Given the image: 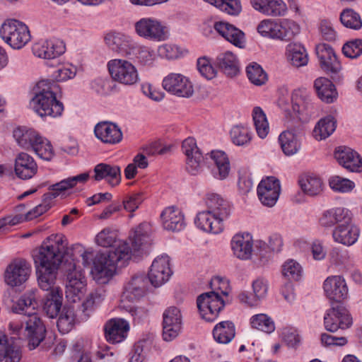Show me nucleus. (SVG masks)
I'll return each mask as SVG.
<instances>
[{
  "instance_id": "nucleus-1",
  "label": "nucleus",
  "mask_w": 362,
  "mask_h": 362,
  "mask_svg": "<svg viewBox=\"0 0 362 362\" xmlns=\"http://www.w3.org/2000/svg\"><path fill=\"white\" fill-rule=\"evenodd\" d=\"M63 239L61 234L49 236L33 255L38 285L49 291L45 298L43 310L50 318L59 315L62 305L63 291L54 285L65 252Z\"/></svg>"
},
{
  "instance_id": "nucleus-2",
  "label": "nucleus",
  "mask_w": 362,
  "mask_h": 362,
  "mask_svg": "<svg viewBox=\"0 0 362 362\" xmlns=\"http://www.w3.org/2000/svg\"><path fill=\"white\" fill-rule=\"evenodd\" d=\"M150 227L146 223H141L136 227L129 238L132 241L131 248L127 242H120L117 247L110 249L107 253L98 254L93 263L91 274L98 284H106L113 276L116 267H124L131 259L134 252L142 250L143 247L150 245Z\"/></svg>"
},
{
  "instance_id": "nucleus-3",
  "label": "nucleus",
  "mask_w": 362,
  "mask_h": 362,
  "mask_svg": "<svg viewBox=\"0 0 362 362\" xmlns=\"http://www.w3.org/2000/svg\"><path fill=\"white\" fill-rule=\"evenodd\" d=\"M205 204L206 210L197 214L194 223L203 231L218 234L223 230L224 221L231 214L232 205L216 193L207 194Z\"/></svg>"
},
{
  "instance_id": "nucleus-4",
  "label": "nucleus",
  "mask_w": 362,
  "mask_h": 362,
  "mask_svg": "<svg viewBox=\"0 0 362 362\" xmlns=\"http://www.w3.org/2000/svg\"><path fill=\"white\" fill-rule=\"evenodd\" d=\"M58 85L49 80L40 81L33 89L30 107L40 117H57L62 115L64 105L57 99Z\"/></svg>"
},
{
  "instance_id": "nucleus-5",
  "label": "nucleus",
  "mask_w": 362,
  "mask_h": 362,
  "mask_svg": "<svg viewBox=\"0 0 362 362\" xmlns=\"http://www.w3.org/2000/svg\"><path fill=\"white\" fill-rule=\"evenodd\" d=\"M210 285L212 291L199 295L197 305L202 317L206 321L213 322L225 306L224 300L220 293L228 296L229 288L228 282L220 277L214 278Z\"/></svg>"
},
{
  "instance_id": "nucleus-6",
  "label": "nucleus",
  "mask_w": 362,
  "mask_h": 362,
  "mask_svg": "<svg viewBox=\"0 0 362 362\" xmlns=\"http://www.w3.org/2000/svg\"><path fill=\"white\" fill-rule=\"evenodd\" d=\"M89 178L87 173L79 174L64 179L59 182L53 184L49 187V192L43 195L42 203L35 206L25 216L26 221L35 218L45 213L51 208V202L53 199L57 197L62 192L74 187L77 183H84Z\"/></svg>"
},
{
  "instance_id": "nucleus-7",
  "label": "nucleus",
  "mask_w": 362,
  "mask_h": 362,
  "mask_svg": "<svg viewBox=\"0 0 362 362\" xmlns=\"http://www.w3.org/2000/svg\"><path fill=\"white\" fill-rule=\"evenodd\" d=\"M89 178L87 173L79 174L64 179L59 182L53 184L49 187V192L43 195L42 203L35 206L25 216L26 221L35 218L45 213L51 208V202L53 199L57 197L62 192L74 187L77 183H84Z\"/></svg>"
},
{
  "instance_id": "nucleus-8",
  "label": "nucleus",
  "mask_w": 362,
  "mask_h": 362,
  "mask_svg": "<svg viewBox=\"0 0 362 362\" xmlns=\"http://www.w3.org/2000/svg\"><path fill=\"white\" fill-rule=\"evenodd\" d=\"M89 178L87 173L79 174L64 179L59 182L53 184L49 187V192L43 195L42 203L35 206L25 216L26 221L35 218L45 213L51 208V202L53 199L57 197L62 192L74 187L77 183H84Z\"/></svg>"
},
{
  "instance_id": "nucleus-9",
  "label": "nucleus",
  "mask_w": 362,
  "mask_h": 362,
  "mask_svg": "<svg viewBox=\"0 0 362 362\" xmlns=\"http://www.w3.org/2000/svg\"><path fill=\"white\" fill-rule=\"evenodd\" d=\"M135 33L141 38L160 42L168 40L170 30L166 23L153 17H144L134 24Z\"/></svg>"
},
{
  "instance_id": "nucleus-10",
  "label": "nucleus",
  "mask_w": 362,
  "mask_h": 362,
  "mask_svg": "<svg viewBox=\"0 0 362 362\" xmlns=\"http://www.w3.org/2000/svg\"><path fill=\"white\" fill-rule=\"evenodd\" d=\"M0 37L13 49H21L31 38L28 26L17 20L6 21L0 28Z\"/></svg>"
},
{
  "instance_id": "nucleus-11",
  "label": "nucleus",
  "mask_w": 362,
  "mask_h": 362,
  "mask_svg": "<svg viewBox=\"0 0 362 362\" xmlns=\"http://www.w3.org/2000/svg\"><path fill=\"white\" fill-rule=\"evenodd\" d=\"M110 74L112 79L120 83L131 86L137 83L139 74L134 65L130 62L115 59L107 63Z\"/></svg>"
},
{
  "instance_id": "nucleus-12",
  "label": "nucleus",
  "mask_w": 362,
  "mask_h": 362,
  "mask_svg": "<svg viewBox=\"0 0 362 362\" xmlns=\"http://www.w3.org/2000/svg\"><path fill=\"white\" fill-rule=\"evenodd\" d=\"M31 267L24 259L17 258L12 260L4 272L5 284L11 288L20 287L29 279Z\"/></svg>"
},
{
  "instance_id": "nucleus-13",
  "label": "nucleus",
  "mask_w": 362,
  "mask_h": 362,
  "mask_svg": "<svg viewBox=\"0 0 362 362\" xmlns=\"http://www.w3.org/2000/svg\"><path fill=\"white\" fill-rule=\"evenodd\" d=\"M326 330L335 332L339 329H345L352 325V318L348 310L341 305H336L327 310L324 316Z\"/></svg>"
},
{
  "instance_id": "nucleus-14",
  "label": "nucleus",
  "mask_w": 362,
  "mask_h": 362,
  "mask_svg": "<svg viewBox=\"0 0 362 362\" xmlns=\"http://www.w3.org/2000/svg\"><path fill=\"white\" fill-rule=\"evenodd\" d=\"M162 86L167 92L178 97L189 98L194 93L192 83L181 74H169L163 78Z\"/></svg>"
},
{
  "instance_id": "nucleus-15",
  "label": "nucleus",
  "mask_w": 362,
  "mask_h": 362,
  "mask_svg": "<svg viewBox=\"0 0 362 362\" xmlns=\"http://www.w3.org/2000/svg\"><path fill=\"white\" fill-rule=\"evenodd\" d=\"M23 322L25 324L24 334L28 341L29 349H35L45 337V326L37 313L30 314L29 317L24 318Z\"/></svg>"
},
{
  "instance_id": "nucleus-16",
  "label": "nucleus",
  "mask_w": 362,
  "mask_h": 362,
  "mask_svg": "<svg viewBox=\"0 0 362 362\" xmlns=\"http://www.w3.org/2000/svg\"><path fill=\"white\" fill-rule=\"evenodd\" d=\"M163 318V338L166 341H170L175 339L181 331V311L177 307H169L164 311Z\"/></svg>"
},
{
  "instance_id": "nucleus-17",
  "label": "nucleus",
  "mask_w": 362,
  "mask_h": 362,
  "mask_svg": "<svg viewBox=\"0 0 362 362\" xmlns=\"http://www.w3.org/2000/svg\"><path fill=\"white\" fill-rule=\"evenodd\" d=\"M105 45L112 51L131 56L136 47V42L130 35L120 32H110L105 35Z\"/></svg>"
},
{
  "instance_id": "nucleus-18",
  "label": "nucleus",
  "mask_w": 362,
  "mask_h": 362,
  "mask_svg": "<svg viewBox=\"0 0 362 362\" xmlns=\"http://www.w3.org/2000/svg\"><path fill=\"white\" fill-rule=\"evenodd\" d=\"M280 191V181L273 176L262 180L257 187V195L260 202L269 207L273 206L276 203Z\"/></svg>"
},
{
  "instance_id": "nucleus-19",
  "label": "nucleus",
  "mask_w": 362,
  "mask_h": 362,
  "mask_svg": "<svg viewBox=\"0 0 362 362\" xmlns=\"http://www.w3.org/2000/svg\"><path fill=\"white\" fill-rule=\"evenodd\" d=\"M171 274L170 258L163 255L153 260L148 277L153 286L158 287L168 281Z\"/></svg>"
},
{
  "instance_id": "nucleus-20",
  "label": "nucleus",
  "mask_w": 362,
  "mask_h": 362,
  "mask_svg": "<svg viewBox=\"0 0 362 362\" xmlns=\"http://www.w3.org/2000/svg\"><path fill=\"white\" fill-rule=\"evenodd\" d=\"M33 54L45 59H54L65 52L64 42L57 39L40 40L33 45Z\"/></svg>"
},
{
  "instance_id": "nucleus-21",
  "label": "nucleus",
  "mask_w": 362,
  "mask_h": 362,
  "mask_svg": "<svg viewBox=\"0 0 362 362\" xmlns=\"http://www.w3.org/2000/svg\"><path fill=\"white\" fill-rule=\"evenodd\" d=\"M323 288L326 296L336 302H341L348 297V287L341 276L327 277L324 281Z\"/></svg>"
},
{
  "instance_id": "nucleus-22",
  "label": "nucleus",
  "mask_w": 362,
  "mask_h": 362,
  "mask_svg": "<svg viewBox=\"0 0 362 362\" xmlns=\"http://www.w3.org/2000/svg\"><path fill=\"white\" fill-rule=\"evenodd\" d=\"M315 49L322 69L332 74H337L341 70V64L331 46L322 43L317 45Z\"/></svg>"
},
{
  "instance_id": "nucleus-23",
  "label": "nucleus",
  "mask_w": 362,
  "mask_h": 362,
  "mask_svg": "<svg viewBox=\"0 0 362 362\" xmlns=\"http://www.w3.org/2000/svg\"><path fill=\"white\" fill-rule=\"evenodd\" d=\"M334 157L344 168L351 172L362 171V158L359 154L346 146H339L334 152Z\"/></svg>"
},
{
  "instance_id": "nucleus-24",
  "label": "nucleus",
  "mask_w": 362,
  "mask_h": 362,
  "mask_svg": "<svg viewBox=\"0 0 362 362\" xmlns=\"http://www.w3.org/2000/svg\"><path fill=\"white\" fill-rule=\"evenodd\" d=\"M21 358L19 340L0 334V361L19 362Z\"/></svg>"
},
{
  "instance_id": "nucleus-25",
  "label": "nucleus",
  "mask_w": 362,
  "mask_h": 362,
  "mask_svg": "<svg viewBox=\"0 0 362 362\" xmlns=\"http://www.w3.org/2000/svg\"><path fill=\"white\" fill-rule=\"evenodd\" d=\"M95 136L103 143L117 144L122 139V132L120 128L115 123L101 122L94 128Z\"/></svg>"
},
{
  "instance_id": "nucleus-26",
  "label": "nucleus",
  "mask_w": 362,
  "mask_h": 362,
  "mask_svg": "<svg viewBox=\"0 0 362 362\" xmlns=\"http://www.w3.org/2000/svg\"><path fill=\"white\" fill-rule=\"evenodd\" d=\"M149 282L144 274L134 276L126 284L122 297L129 301L139 300L146 293Z\"/></svg>"
},
{
  "instance_id": "nucleus-27",
  "label": "nucleus",
  "mask_w": 362,
  "mask_h": 362,
  "mask_svg": "<svg viewBox=\"0 0 362 362\" xmlns=\"http://www.w3.org/2000/svg\"><path fill=\"white\" fill-rule=\"evenodd\" d=\"M215 30L235 47L243 48L245 45V33L233 25L217 21L214 25Z\"/></svg>"
},
{
  "instance_id": "nucleus-28",
  "label": "nucleus",
  "mask_w": 362,
  "mask_h": 362,
  "mask_svg": "<svg viewBox=\"0 0 362 362\" xmlns=\"http://www.w3.org/2000/svg\"><path fill=\"white\" fill-rule=\"evenodd\" d=\"M233 255L240 259H249L253 252V240L250 233L235 234L230 241Z\"/></svg>"
},
{
  "instance_id": "nucleus-29",
  "label": "nucleus",
  "mask_w": 362,
  "mask_h": 362,
  "mask_svg": "<svg viewBox=\"0 0 362 362\" xmlns=\"http://www.w3.org/2000/svg\"><path fill=\"white\" fill-rule=\"evenodd\" d=\"M37 165L34 158L27 153H20L15 159L14 170L22 180L32 178L37 172Z\"/></svg>"
},
{
  "instance_id": "nucleus-30",
  "label": "nucleus",
  "mask_w": 362,
  "mask_h": 362,
  "mask_svg": "<svg viewBox=\"0 0 362 362\" xmlns=\"http://www.w3.org/2000/svg\"><path fill=\"white\" fill-rule=\"evenodd\" d=\"M129 329L128 322L120 318L109 320L105 326V335L107 341L116 344L122 341Z\"/></svg>"
},
{
  "instance_id": "nucleus-31",
  "label": "nucleus",
  "mask_w": 362,
  "mask_h": 362,
  "mask_svg": "<svg viewBox=\"0 0 362 362\" xmlns=\"http://www.w3.org/2000/svg\"><path fill=\"white\" fill-rule=\"evenodd\" d=\"M359 228L351 223L339 224L332 231V237L335 242L350 246L354 245L359 236Z\"/></svg>"
},
{
  "instance_id": "nucleus-32",
  "label": "nucleus",
  "mask_w": 362,
  "mask_h": 362,
  "mask_svg": "<svg viewBox=\"0 0 362 362\" xmlns=\"http://www.w3.org/2000/svg\"><path fill=\"white\" fill-rule=\"evenodd\" d=\"M94 173L95 180L105 179L112 187L118 185L121 182V168L119 165L99 163L95 166Z\"/></svg>"
},
{
  "instance_id": "nucleus-33",
  "label": "nucleus",
  "mask_w": 362,
  "mask_h": 362,
  "mask_svg": "<svg viewBox=\"0 0 362 362\" xmlns=\"http://www.w3.org/2000/svg\"><path fill=\"white\" fill-rule=\"evenodd\" d=\"M164 229L171 231H180L185 227L184 216L176 207L165 208L160 214Z\"/></svg>"
},
{
  "instance_id": "nucleus-34",
  "label": "nucleus",
  "mask_w": 362,
  "mask_h": 362,
  "mask_svg": "<svg viewBox=\"0 0 362 362\" xmlns=\"http://www.w3.org/2000/svg\"><path fill=\"white\" fill-rule=\"evenodd\" d=\"M258 12L268 16H284L288 7L283 0H263L251 5Z\"/></svg>"
},
{
  "instance_id": "nucleus-35",
  "label": "nucleus",
  "mask_w": 362,
  "mask_h": 362,
  "mask_svg": "<svg viewBox=\"0 0 362 362\" xmlns=\"http://www.w3.org/2000/svg\"><path fill=\"white\" fill-rule=\"evenodd\" d=\"M209 158L213 161L211 172L218 180L227 177L230 172V163L226 154L221 151H211Z\"/></svg>"
},
{
  "instance_id": "nucleus-36",
  "label": "nucleus",
  "mask_w": 362,
  "mask_h": 362,
  "mask_svg": "<svg viewBox=\"0 0 362 362\" xmlns=\"http://www.w3.org/2000/svg\"><path fill=\"white\" fill-rule=\"evenodd\" d=\"M253 296H250L246 293H241L238 296L240 302L245 303L250 306L257 304L258 300L266 297L268 291V282L263 278H257L252 284Z\"/></svg>"
},
{
  "instance_id": "nucleus-37",
  "label": "nucleus",
  "mask_w": 362,
  "mask_h": 362,
  "mask_svg": "<svg viewBox=\"0 0 362 362\" xmlns=\"http://www.w3.org/2000/svg\"><path fill=\"white\" fill-rule=\"evenodd\" d=\"M314 87L319 98L326 103H333L338 97L335 86L327 78H317L314 82Z\"/></svg>"
},
{
  "instance_id": "nucleus-38",
  "label": "nucleus",
  "mask_w": 362,
  "mask_h": 362,
  "mask_svg": "<svg viewBox=\"0 0 362 362\" xmlns=\"http://www.w3.org/2000/svg\"><path fill=\"white\" fill-rule=\"evenodd\" d=\"M66 279V293L67 296L73 295L76 297L83 292L86 286L84 276L81 271L78 270L75 265H73L72 269H69Z\"/></svg>"
},
{
  "instance_id": "nucleus-39",
  "label": "nucleus",
  "mask_w": 362,
  "mask_h": 362,
  "mask_svg": "<svg viewBox=\"0 0 362 362\" xmlns=\"http://www.w3.org/2000/svg\"><path fill=\"white\" fill-rule=\"evenodd\" d=\"M279 142L282 151L286 156L296 154L300 148L298 136L292 130L283 132L279 136Z\"/></svg>"
},
{
  "instance_id": "nucleus-40",
  "label": "nucleus",
  "mask_w": 362,
  "mask_h": 362,
  "mask_svg": "<svg viewBox=\"0 0 362 362\" xmlns=\"http://www.w3.org/2000/svg\"><path fill=\"white\" fill-rule=\"evenodd\" d=\"M292 100L298 106L297 111L307 116L317 115V107L305 91L298 90L293 93Z\"/></svg>"
},
{
  "instance_id": "nucleus-41",
  "label": "nucleus",
  "mask_w": 362,
  "mask_h": 362,
  "mask_svg": "<svg viewBox=\"0 0 362 362\" xmlns=\"http://www.w3.org/2000/svg\"><path fill=\"white\" fill-rule=\"evenodd\" d=\"M288 60L296 67L305 66L308 62V55L305 48L298 43H291L286 47Z\"/></svg>"
},
{
  "instance_id": "nucleus-42",
  "label": "nucleus",
  "mask_w": 362,
  "mask_h": 362,
  "mask_svg": "<svg viewBox=\"0 0 362 362\" xmlns=\"http://www.w3.org/2000/svg\"><path fill=\"white\" fill-rule=\"evenodd\" d=\"M235 334V325L230 321L219 322L213 330L214 339L221 344L229 343L234 338Z\"/></svg>"
},
{
  "instance_id": "nucleus-43",
  "label": "nucleus",
  "mask_w": 362,
  "mask_h": 362,
  "mask_svg": "<svg viewBox=\"0 0 362 362\" xmlns=\"http://www.w3.org/2000/svg\"><path fill=\"white\" fill-rule=\"evenodd\" d=\"M218 67L228 76H234L238 73V62L235 56L230 52L221 53L216 57Z\"/></svg>"
},
{
  "instance_id": "nucleus-44",
  "label": "nucleus",
  "mask_w": 362,
  "mask_h": 362,
  "mask_svg": "<svg viewBox=\"0 0 362 362\" xmlns=\"http://www.w3.org/2000/svg\"><path fill=\"white\" fill-rule=\"evenodd\" d=\"M335 129L334 118L328 115L317 123L313 130V136L318 141L325 139L334 132Z\"/></svg>"
},
{
  "instance_id": "nucleus-45",
  "label": "nucleus",
  "mask_w": 362,
  "mask_h": 362,
  "mask_svg": "<svg viewBox=\"0 0 362 362\" xmlns=\"http://www.w3.org/2000/svg\"><path fill=\"white\" fill-rule=\"evenodd\" d=\"M299 184L305 194L309 196H316L322 191V181L314 175H305L300 177Z\"/></svg>"
},
{
  "instance_id": "nucleus-46",
  "label": "nucleus",
  "mask_w": 362,
  "mask_h": 362,
  "mask_svg": "<svg viewBox=\"0 0 362 362\" xmlns=\"http://www.w3.org/2000/svg\"><path fill=\"white\" fill-rule=\"evenodd\" d=\"M281 239L278 236H275L270 239L269 245H267L262 240H257L255 243V247L253 246V252L261 258H266L269 251L278 252L281 250Z\"/></svg>"
},
{
  "instance_id": "nucleus-47",
  "label": "nucleus",
  "mask_w": 362,
  "mask_h": 362,
  "mask_svg": "<svg viewBox=\"0 0 362 362\" xmlns=\"http://www.w3.org/2000/svg\"><path fill=\"white\" fill-rule=\"evenodd\" d=\"M252 119L257 135L265 138L269 131V123L265 113L260 107H255L252 110Z\"/></svg>"
},
{
  "instance_id": "nucleus-48",
  "label": "nucleus",
  "mask_w": 362,
  "mask_h": 362,
  "mask_svg": "<svg viewBox=\"0 0 362 362\" xmlns=\"http://www.w3.org/2000/svg\"><path fill=\"white\" fill-rule=\"evenodd\" d=\"M279 39L288 41L299 33L300 26L293 21L284 18L279 22Z\"/></svg>"
},
{
  "instance_id": "nucleus-49",
  "label": "nucleus",
  "mask_w": 362,
  "mask_h": 362,
  "mask_svg": "<svg viewBox=\"0 0 362 362\" xmlns=\"http://www.w3.org/2000/svg\"><path fill=\"white\" fill-rule=\"evenodd\" d=\"M281 273L288 282L299 281L303 275V269L296 260L288 259L281 266Z\"/></svg>"
},
{
  "instance_id": "nucleus-50",
  "label": "nucleus",
  "mask_w": 362,
  "mask_h": 362,
  "mask_svg": "<svg viewBox=\"0 0 362 362\" xmlns=\"http://www.w3.org/2000/svg\"><path fill=\"white\" fill-rule=\"evenodd\" d=\"M231 16H237L242 11L240 0H204Z\"/></svg>"
},
{
  "instance_id": "nucleus-51",
  "label": "nucleus",
  "mask_w": 362,
  "mask_h": 362,
  "mask_svg": "<svg viewBox=\"0 0 362 362\" xmlns=\"http://www.w3.org/2000/svg\"><path fill=\"white\" fill-rule=\"evenodd\" d=\"M246 73L250 81L256 86H262L267 81V74L257 63L252 62L246 67Z\"/></svg>"
},
{
  "instance_id": "nucleus-52",
  "label": "nucleus",
  "mask_w": 362,
  "mask_h": 362,
  "mask_svg": "<svg viewBox=\"0 0 362 362\" xmlns=\"http://www.w3.org/2000/svg\"><path fill=\"white\" fill-rule=\"evenodd\" d=\"M340 21L343 25L350 29L358 30L362 28L360 15L351 8L342 11L340 14Z\"/></svg>"
},
{
  "instance_id": "nucleus-53",
  "label": "nucleus",
  "mask_w": 362,
  "mask_h": 362,
  "mask_svg": "<svg viewBox=\"0 0 362 362\" xmlns=\"http://www.w3.org/2000/svg\"><path fill=\"white\" fill-rule=\"evenodd\" d=\"M96 243L104 247H112L114 249L122 240H117V233L110 228H104L95 237Z\"/></svg>"
},
{
  "instance_id": "nucleus-54",
  "label": "nucleus",
  "mask_w": 362,
  "mask_h": 362,
  "mask_svg": "<svg viewBox=\"0 0 362 362\" xmlns=\"http://www.w3.org/2000/svg\"><path fill=\"white\" fill-rule=\"evenodd\" d=\"M75 320L74 311L71 308H64L61 313L57 326L62 334L68 333L73 327Z\"/></svg>"
},
{
  "instance_id": "nucleus-55",
  "label": "nucleus",
  "mask_w": 362,
  "mask_h": 362,
  "mask_svg": "<svg viewBox=\"0 0 362 362\" xmlns=\"http://www.w3.org/2000/svg\"><path fill=\"white\" fill-rule=\"evenodd\" d=\"M258 33L264 37L279 39V22L274 19H264L257 25Z\"/></svg>"
},
{
  "instance_id": "nucleus-56",
  "label": "nucleus",
  "mask_w": 362,
  "mask_h": 362,
  "mask_svg": "<svg viewBox=\"0 0 362 362\" xmlns=\"http://www.w3.org/2000/svg\"><path fill=\"white\" fill-rule=\"evenodd\" d=\"M250 323L253 328L266 333H272L275 329L273 320L265 314H258L252 316Z\"/></svg>"
},
{
  "instance_id": "nucleus-57",
  "label": "nucleus",
  "mask_w": 362,
  "mask_h": 362,
  "mask_svg": "<svg viewBox=\"0 0 362 362\" xmlns=\"http://www.w3.org/2000/svg\"><path fill=\"white\" fill-rule=\"evenodd\" d=\"M135 55L137 62L144 66H150L153 64L155 59V54L150 47L139 45L136 42V47L132 54Z\"/></svg>"
},
{
  "instance_id": "nucleus-58",
  "label": "nucleus",
  "mask_w": 362,
  "mask_h": 362,
  "mask_svg": "<svg viewBox=\"0 0 362 362\" xmlns=\"http://www.w3.org/2000/svg\"><path fill=\"white\" fill-rule=\"evenodd\" d=\"M230 135L233 143L236 146H246L251 141V134L250 131L242 126H234Z\"/></svg>"
},
{
  "instance_id": "nucleus-59",
  "label": "nucleus",
  "mask_w": 362,
  "mask_h": 362,
  "mask_svg": "<svg viewBox=\"0 0 362 362\" xmlns=\"http://www.w3.org/2000/svg\"><path fill=\"white\" fill-rule=\"evenodd\" d=\"M144 201L141 192H136L127 194L122 200V208L131 213L129 217H133V213L139 207Z\"/></svg>"
},
{
  "instance_id": "nucleus-60",
  "label": "nucleus",
  "mask_w": 362,
  "mask_h": 362,
  "mask_svg": "<svg viewBox=\"0 0 362 362\" xmlns=\"http://www.w3.org/2000/svg\"><path fill=\"white\" fill-rule=\"evenodd\" d=\"M329 183L333 190L342 193L349 192L355 187L354 182L338 175L332 176L329 179Z\"/></svg>"
},
{
  "instance_id": "nucleus-61",
  "label": "nucleus",
  "mask_w": 362,
  "mask_h": 362,
  "mask_svg": "<svg viewBox=\"0 0 362 362\" xmlns=\"http://www.w3.org/2000/svg\"><path fill=\"white\" fill-rule=\"evenodd\" d=\"M33 151L39 156V158L50 160L54 156L53 147L49 141L42 137L37 144H35Z\"/></svg>"
},
{
  "instance_id": "nucleus-62",
  "label": "nucleus",
  "mask_w": 362,
  "mask_h": 362,
  "mask_svg": "<svg viewBox=\"0 0 362 362\" xmlns=\"http://www.w3.org/2000/svg\"><path fill=\"white\" fill-rule=\"evenodd\" d=\"M204 160V158L201 151L195 152L194 156H187L186 170L191 175H197L202 171Z\"/></svg>"
},
{
  "instance_id": "nucleus-63",
  "label": "nucleus",
  "mask_w": 362,
  "mask_h": 362,
  "mask_svg": "<svg viewBox=\"0 0 362 362\" xmlns=\"http://www.w3.org/2000/svg\"><path fill=\"white\" fill-rule=\"evenodd\" d=\"M37 305V301L33 294L23 296L18 302V306L22 311L23 319L29 317L30 314L36 313L35 310Z\"/></svg>"
},
{
  "instance_id": "nucleus-64",
  "label": "nucleus",
  "mask_w": 362,
  "mask_h": 362,
  "mask_svg": "<svg viewBox=\"0 0 362 362\" xmlns=\"http://www.w3.org/2000/svg\"><path fill=\"white\" fill-rule=\"evenodd\" d=\"M342 52L350 59L360 57L362 54V39H354L346 42L342 47Z\"/></svg>"
}]
</instances>
